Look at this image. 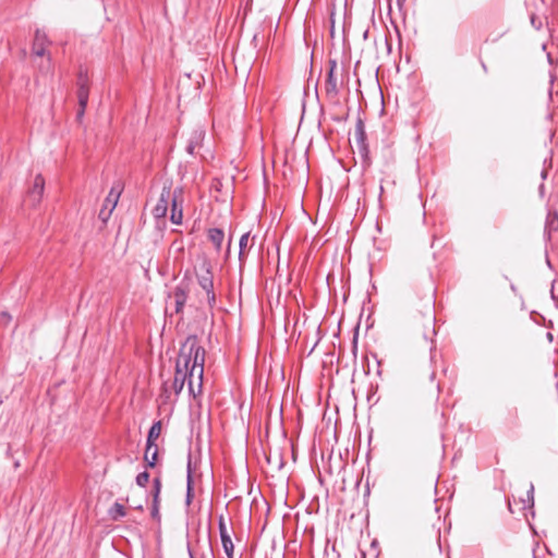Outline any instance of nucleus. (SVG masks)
<instances>
[{"mask_svg":"<svg viewBox=\"0 0 558 558\" xmlns=\"http://www.w3.org/2000/svg\"><path fill=\"white\" fill-rule=\"evenodd\" d=\"M161 429H162V426H161L160 421L154 423L153 426L150 427V429L148 432V436H147V444H146V445H148V451L153 448V445H156V440L159 438V436L161 434Z\"/></svg>","mask_w":558,"mask_h":558,"instance_id":"12","label":"nucleus"},{"mask_svg":"<svg viewBox=\"0 0 558 558\" xmlns=\"http://www.w3.org/2000/svg\"><path fill=\"white\" fill-rule=\"evenodd\" d=\"M45 190V179L41 174H37L34 178L33 186L28 192V198L32 206L36 207L43 198Z\"/></svg>","mask_w":558,"mask_h":558,"instance_id":"5","label":"nucleus"},{"mask_svg":"<svg viewBox=\"0 0 558 558\" xmlns=\"http://www.w3.org/2000/svg\"><path fill=\"white\" fill-rule=\"evenodd\" d=\"M173 298L175 301V312L180 313L185 304L186 295L182 288H177L173 292Z\"/></svg>","mask_w":558,"mask_h":558,"instance_id":"13","label":"nucleus"},{"mask_svg":"<svg viewBox=\"0 0 558 558\" xmlns=\"http://www.w3.org/2000/svg\"><path fill=\"white\" fill-rule=\"evenodd\" d=\"M524 494L526 496V500H524V502H526L527 506H531L533 504V487L531 486L524 492Z\"/></svg>","mask_w":558,"mask_h":558,"instance_id":"21","label":"nucleus"},{"mask_svg":"<svg viewBox=\"0 0 558 558\" xmlns=\"http://www.w3.org/2000/svg\"><path fill=\"white\" fill-rule=\"evenodd\" d=\"M120 195H121V189L119 186H113L110 192L108 193L105 202H104V207L105 209H110L113 211V209L116 208L117 204H118V201L120 198Z\"/></svg>","mask_w":558,"mask_h":558,"instance_id":"10","label":"nucleus"},{"mask_svg":"<svg viewBox=\"0 0 558 558\" xmlns=\"http://www.w3.org/2000/svg\"><path fill=\"white\" fill-rule=\"evenodd\" d=\"M190 495H191V476L189 475L187 499H190Z\"/></svg>","mask_w":558,"mask_h":558,"instance_id":"26","label":"nucleus"},{"mask_svg":"<svg viewBox=\"0 0 558 558\" xmlns=\"http://www.w3.org/2000/svg\"><path fill=\"white\" fill-rule=\"evenodd\" d=\"M3 315H4V319H8V322L11 319V316L5 315V314H3Z\"/></svg>","mask_w":558,"mask_h":558,"instance_id":"29","label":"nucleus"},{"mask_svg":"<svg viewBox=\"0 0 558 558\" xmlns=\"http://www.w3.org/2000/svg\"><path fill=\"white\" fill-rule=\"evenodd\" d=\"M248 240H250V232H246L240 239V253H239L240 258H243V256L245 255V251L248 246Z\"/></svg>","mask_w":558,"mask_h":558,"instance_id":"17","label":"nucleus"},{"mask_svg":"<svg viewBox=\"0 0 558 558\" xmlns=\"http://www.w3.org/2000/svg\"><path fill=\"white\" fill-rule=\"evenodd\" d=\"M113 520H118L125 515V509L121 504L116 502L110 510Z\"/></svg>","mask_w":558,"mask_h":558,"instance_id":"16","label":"nucleus"},{"mask_svg":"<svg viewBox=\"0 0 558 558\" xmlns=\"http://www.w3.org/2000/svg\"><path fill=\"white\" fill-rule=\"evenodd\" d=\"M184 385H185V384L180 383L179 380H177V379L174 378V379H173V385H172L174 392H175V393H180V392L182 391V389H183Z\"/></svg>","mask_w":558,"mask_h":558,"instance_id":"22","label":"nucleus"},{"mask_svg":"<svg viewBox=\"0 0 558 558\" xmlns=\"http://www.w3.org/2000/svg\"><path fill=\"white\" fill-rule=\"evenodd\" d=\"M219 532H220L221 543H222L226 555L228 556V558H233L234 546H233L229 530L227 527V524L225 523L222 518H220V521H219Z\"/></svg>","mask_w":558,"mask_h":558,"instance_id":"7","label":"nucleus"},{"mask_svg":"<svg viewBox=\"0 0 558 558\" xmlns=\"http://www.w3.org/2000/svg\"><path fill=\"white\" fill-rule=\"evenodd\" d=\"M231 238L228 241L227 255L230 253Z\"/></svg>","mask_w":558,"mask_h":558,"instance_id":"27","label":"nucleus"},{"mask_svg":"<svg viewBox=\"0 0 558 558\" xmlns=\"http://www.w3.org/2000/svg\"><path fill=\"white\" fill-rule=\"evenodd\" d=\"M196 276L201 288L203 289L208 305H214L216 296L214 293V280L211 274L210 263L203 258L201 264L196 267Z\"/></svg>","mask_w":558,"mask_h":558,"instance_id":"3","label":"nucleus"},{"mask_svg":"<svg viewBox=\"0 0 558 558\" xmlns=\"http://www.w3.org/2000/svg\"><path fill=\"white\" fill-rule=\"evenodd\" d=\"M159 495L160 494H157V492H154L153 494V505H158L159 506Z\"/></svg>","mask_w":558,"mask_h":558,"instance_id":"25","label":"nucleus"},{"mask_svg":"<svg viewBox=\"0 0 558 558\" xmlns=\"http://www.w3.org/2000/svg\"><path fill=\"white\" fill-rule=\"evenodd\" d=\"M50 41L47 35L41 31H36L34 41L32 45V57L44 58L46 57V64L39 63V70L48 75L53 73V63L50 53L48 52V48L50 46Z\"/></svg>","mask_w":558,"mask_h":558,"instance_id":"2","label":"nucleus"},{"mask_svg":"<svg viewBox=\"0 0 558 558\" xmlns=\"http://www.w3.org/2000/svg\"><path fill=\"white\" fill-rule=\"evenodd\" d=\"M151 517H153L155 520H159V519H160V514H159V506H158V505H153V508H151Z\"/></svg>","mask_w":558,"mask_h":558,"instance_id":"23","label":"nucleus"},{"mask_svg":"<svg viewBox=\"0 0 558 558\" xmlns=\"http://www.w3.org/2000/svg\"><path fill=\"white\" fill-rule=\"evenodd\" d=\"M158 457V447L157 445H153V448L148 451V445H146L145 450V460L150 466H154L156 464Z\"/></svg>","mask_w":558,"mask_h":558,"instance_id":"14","label":"nucleus"},{"mask_svg":"<svg viewBox=\"0 0 558 558\" xmlns=\"http://www.w3.org/2000/svg\"><path fill=\"white\" fill-rule=\"evenodd\" d=\"M547 228L549 231L558 232V210H555L548 215Z\"/></svg>","mask_w":558,"mask_h":558,"instance_id":"15","label":"nucleus"},{"mask_svg":"<svg viewBox=\"0 0 558 558\" xmlns=\"http://www.w3.org/2000/svg\"><path fill=\"white\" fill-rule=\"evenodd\" d=\"M160 490H161V482L157 477L154 480V492H157V494H160Z\"/></svg>","mask_w":558,"mask_h":558,"instance_id":"24","label":"nucleus"},{"mask_svg":"<svg viewBox=\"0 0 558 558\" xmlns=\"http://www.w3.org/2000/svg\"><path fill=\"white\" fill-rule=\"evenodd\" d=\"M174 378L183 384H185V381L189 383V372L185 371L184 368H180L178 365H175Z\"/></svg>","mask_w":558,"mask_h":558,"instance_id":"18","label":"nucleus"},{"mask_svg":"<svg viewBox=\"0 0 558 558\" xmlns=\"http://www.w3.org/2000/svg\"><path fill=\"white\" fill-rule=\"evenodd\" d=\"M88 95H89V87L87 84V80L81 81L78 84V88H77V100H78V106H80V109L77 112L78 118H81L85 112V109H86L87 102H88Z\"/></svg>","mask_w":558,"mask_h":558,"instance_id":"8","label":"nucleus"},{"mask_svg":"<svg viewBox=\"0 0 558 558\" xmlns=\"http://www.w3.org/2000/svg\"><path fill=\"white\" fill-rule=\"evenodd\" d=\"M169 198H170V192L167 193V196L165 195V193L161 194L160 199L158 201V203L156 204V206L153 209V215L156 218H162L166 216Z\"/></svg>","mask_w":558,"mask_h":558,"instance_id":"11","label":"nucleus"},{"mask_svg":"<svg viewBox=\"0 0 558 558\" xmlns=\"http://www.w3.org/2000/svg\"><path fill=\"white\" fill-rule=\"evenodd\" d=\"M207 240L214 245L216 252H220L225 240V232L219 228H210L207 230Z\"/></svg>","mask_w":558,"mask_h":558,"instance_id":"9","label":"nucleus"},{"mask_svg":"<svg viewBox=\"0 0 558 558\" xmlns=\"http://www.w3.org/2000/svg\"><path fill=\"white\" fill-rule=\"evenodd\" d=\"M205 350L196 337H189L181 345L177 365L189 372V392L196 397L202 392Z\"/></svg>","mask_w":558,"mask_h":558,"instance_id":"1","label":"nucleus"},{"mask_svg":"<svg viewBox=\"0 0 558 558\" xmlns=\"http://www.w3.org/2000/svg\"><path fill=\"white\" fill-rule=\"evenodd\" d=\"M111 214H112V210L105 209V207L102 206V208L99 211V218L102 221H107L109 219V217L111 216Z\"/></svg>","mask_w":558,"mask_h":558,"instance_id":"20","label":"nucleus"},{"mask_svg":"<svg viewBox=\"0 0 558 558\" xmlns=\"http://www.w3.org/2000/svg\"><path fill=\"white\" fill-rule=\"evenodd\" d=\"M339 85L338 64L335 60H330L326 78V93L330 98H335L338 95Z\"/></svg>","mask_w":558,"mask_h":558,"instance_id":"4","label":"nucleus"},{"mask_svg":"<svg viewBox=\"0 0 558 558\" xmlns=\"http://www.w3.org/2000/svg\"><path fill=\"white\" fill-rule=\"evenodd\" d=\"M3 315H4V319H8V322L11 319V316L5 315V314H3Z\"/></svg>","mask_w":558,"mask_h":558,"instance_id":"28","label":"nucleus"},{"mask_svg":"<svg viewBox=\"0 0 558 558\" xmlns=\"http://www.w3.org/2000/svg\"><path fill=\"white\" fill-rule=\"evenodd\" d=\"M149 481V474L147 472H142L136 476V483L141 487H145Z\"/></svg>","mask_w":558,"mask_h":558,"instance_id":"19","label":"nucleus"},{"mask_svg":"<svg viewBox=\"0 0 558 558\" xmlns=\"http://www.w3.org/2000/svg\"><path fill=\"white\" fill-rule=\"evenodd\" d=\"M183 218V211H182V192L175 191L172 196V208H171V216L170 220L174 225H181Z\"/></svg>","mask_w":558,"mask_h":558,"instance_id":"6","label":"nucleus"}]
</instances>
